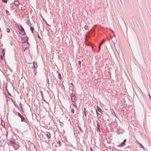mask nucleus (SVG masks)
Segmentation results:
<instances>
[{
    "label": "nucleus",
    "mask_w": 151,
    "mask_h": 151,
    "mask_svg": "<svg viewBox=\"0 0 151 151\" xmlns=\"http://www.w3.org/2000/svg\"><path fill=\"white\" fill-rule=\"evenodd\" d=\"M9 145L12 146L15 150H17L19 147V145L18 143H16L13 140H10L9 142Z\"/></svg>",
    "instance_id": "1"
},
{
    "label": "nucleus",
    "mask_w": 151,
    "mask_h": 151,
    "mask_svg": "<svg viewBox=\"0 0 151 151\" xmlns=\"http://www.w3.org/2000/svg\"><path fill=\"white\" fill-rule=\"evenodd\" d=\"M17 29L18 31L19 34L24 35L25 34V32L24 28L21 25L18 26Z\"/></svg>",
    "instance_id": "2"
},
{
    "label": "nucleus",
    "mask_w": 151,
    "mask_h": 151,
    "mask_svg": "<svg viewBox=\"0 0 151 151\" xmlns=\"http://www.w3.org/2000/svg\"><path fill=\"white\" fill-rule=\"evenodd\" d=\"M71 112L72 113H74L75 110H76L77 109V106L76 105L73 104L72 105L71 107Z\"/></svg>",
    "instance_id": "3"
},
{
    "label": "nucleus",
    "mask_w": 151,
    "mask_h": 151,
    "mask_svg": "<svg viewBox=\"0 0 151 151\" xmlns=\"http://www.w3.org/2000/svg\"><path fill=\"white\" fill-rule=\"evenodd\" d=\"M55 144L56 147H60L61 145V142L60 141H58L55 143Z\"/></svg>",
    "instance_id": "4"
},
{
    "label": "nucleus",
    "mask_w": 151,
    "mask_h": 151,
    "mask_svg": "<svg viewBox=\"0 0 151 151\" xmlns=\"http://www.w3.org/2000/svg\"><path fill=\"white\" fill-rule=\"evenodd\" d=\"M71 100L73 101L75 100V97L74 94H72L71 96Z\"/></svg>",
    "instance_id": "5"
},
{
    "label": "nucleus",
    "mask_w": 151,
    "mask_h": 151,
    "mask_svg": "<svg viewBox=\"0 0 151 151\" xmlns=\"http://www.w3.org/2000/svg\"><path fill=\"white\" fill-rule=\"evenodd\" d=\"M46 135L47 138L48 139H49L50 138V137H51V135H50V133L49 132H47L46 133Z\"/></svg>",
    "instance_id": "6"
},
{
    "label": "nucleus",
    "mask_w": 151,
    "mask_h": 151,
    "mask_svg": "<svg viewBox=\"0 0 151 151\" xmlns=\"http://www.w3.org/2000/svg\"><path fill=\"white\" fill-rule=\"evenodd\" d=\"M21 119V121L22 122H26L27 121L26 119H25V118L22 116L20 118Z\"/></svg>",
    "instance_id": "7"
},
{
    "label": "nucleus",
    "mask_w": 151,
    "mask_h": 151,
    "mask_svg": "<svg viewBox=\"0 0 151 151\" xmlns=\"http://www.w3.org/2000/svg\"><path fill=\"white\" fill-rule=\"evenodd\" d=\"M14 3L17 6L19 5V3L18 1H15Z\"/></svg>",
    "instance_id": "8"
},
{
    "label": "nucleus",
    "mask_w": 151,
    "mask_h": 151,
    "mask_svg": "<svg viewBox=\"0 0 151 151\" xmlns=\"http://www.w3.org/2000/svg\"><path fill=\"white\" fill-rule=\"evenodd\" d=\"M97 107L98 111L101 112L102 111V110L100 108H99L98 106H97Z\"/></svg>",
    "instance_id": "9"
},
{
    "label": "nucleus",
    "mask_w": 151,
    "mask_h": 151,
    "mask_svg": "<svg viewBox=\"0 0 151 151\" xmlns=\"http://www.w3.org/2000/svg\"><path fill=\"white\" fill-rule=\"evenodd\" d=\"M6 31L8 32H9L10 31V29L9 28H7Z\"/></svg>",
    "instance_id": "10"
},
{
    "label": "nucleus",
    "mask_w": 151,
    "mask_h": 151,
    "mask_svg": "<svg viewBox=\"0 0 151 151\" xmlns=\"http://www.w3.org/2000/svg\"><path fill=\"white\" fill-rule=\"evenodd\" d=\"M34 29V28L33 27H31L30 30H31V31H32V33L33 32V30Z\"/></svg>",
    "instance_id": "11"
},
{
    "label": "nucleus",
    "mask_w": 151,
    "mask_h": 151,
    "mask_svg": "<svg viewBox=\"0 0 151 151\" xmlns=\"http://www.w3.org/2000/svg\"><path fill=\"white\" fill-rule=\"evenodd\" d=\"M17 115L19 116L20 118L22 116L19 113H18Z\"/></svg>",
    "instance_id": "12"
},
{
    "label": "nucleus",
    "mask_w": 151,
    "mask_h": 151,
    "mask_svg": "<svg viewBox=\"0 0 151 151\" xmlns=\"http://www.w3.org/2000/svg\"><path fill=\"white\" fill-rule=\"evenodd\" d=\"M138 143L140 145L141 147L142 148H144V147L142 146V145H141L140 143H139V142H138Z\"/></svg>",
    "instance_id": "13"
},
{
    "label": "nucleus",
    "mask_w": 151,
    "mask_h": 151,
    "mask_svg": "<svg viewBox=\"0 0 151 151\" xmlns=\"http://www.w3.org/2000/svg\"><path fill=\"white\" fill-rule=\"evenodd\" d=\"M123 145H125V143L123 142L121 143V145H120V146H122Z\"/></svg>",
    "instance_id": "14"
},
{
    "label": "nucleus",
    "mask_w": 151,
    "mask_h": 151,
    "mask_svg": "<svg viewBox=\"0 0 151 151\" xmlns=\"http://www.w3.org/2000/svg\"><path fill=\"white\" fill-rule=\"evenodd\" d=\"M2 1L6 3L7 2V0H2Z\"/></svg>",
    "instance_id": "15"
},
{
    "label": "nucleus",
    "mask_w": 151,
    "mask_h": 151,
    "mask_svg": "<svg viewBox=\"0 0 151 151\" xmlns=\"http://www.w3.org/2000/svg\"><path fill=\"white\" fill-rule=\"evenodd\" d=\"M104 42V40H102L101 42V43L99 44V45H101Z\"/></svg>",
    "instance_id": "16"
},
{
    "label": "nucleus",
    "mask_w": 151,
    "mask_h": 151,
    "mask_svg": "<svg viewBox=\"0 0 151 151\" xmlns=\"http://www.w3.org/2000/svg\"><path fill=\"white\" fill-rule=\"evenodd\" d=\"M88 27L86 25H85L84 26V28L86 29H87L88 28Z\"/></svg>",
    "instance_id": "17"
},
{
    "label": "nucleus",
    "mask_w": 151,
    "mask_h": 151,
    "mask_svg": "<svg viewBox=\"0 0 151 151\" xmlns=\"http://www.w3.org/2000/svg\"><path fill=\"white\" fill-rule=\"evenodd\" d=\"M1 125L2 126H4V125H5V124L4 123H1Z\"/></svg>",
    "instance_id": "18"
},
{
    "label": "nucleus",
    "mask_w": 151,
    "mask_h": 151,
    "mask_svg": "<svg viewBox=\"0 0 151 151\" xmlns=\"http://www.w3.org/2000/svg\"><path fill=\"white\" fill-rule=\"evenodd\" d=\"M43 20L46 23V24H47V25L48 24H47V22H46V21L44 19H43Z\"/></svg>",
    "instance_id": "19"
},
{
    "label": "nucleus",
    "mask_w": 151,
    "mask_h": 151,
    "mask_svg": "<svg viewBox=\"0 0 151 151\" xmlns=\"http://www.w3.org/2000/svg\"><path fill=\"white\" fill-rule=\"evenodd\" d=\"M60 78V79L61 77V76L60 74H58Z\"/></svg>",
    "instance_id": "20"
},
{
    "label": "nucleus",
    "mask_w": 151,
    "mask_h": 151,
    "mask_svg": "<svg viewBox=\"0 0 151 151\" xmlns=\"http://www.w3.org/2000/svg\"><path fill=\"white\" fill-rule=\"evenodd\" d=\"M101 46V45H99V50L100 49V46Z\"/></svg>",
    "instance_id": "21"
},
{
    "label": "nucleus",
    "mask_w": 151,
    "mask_h": 151,
    "mask_svg": "<svg viewBox=\"0 0 151 151\" xmlns=\"http://www.w3.org/2000/svg\"><path fill=\"white\" fill-rule=\"evenodd\" d=\"M126 139H124V140L123 141V142L124 143H125V142H126Z\"/></svg>",
    "instance_id": "22"
},
{
    "label": "nucleus",
    "mask_w": 151,
    "mask_h": 151,
    "mask_svg": "<svg viewBox=\"0 0 151 151\" xmlns=\"http://www.w3.org/2000/svg\"><path fill=\"white\" fill-rule=\"evenodd\" d=\"M1 58L2 59H3V58H2V55H1Z\"/></svg>",
    "instance_id": "23"
},
{
    "label": "nucleus",
    "mask_w": 151,
    "mask_h": 151,
    "mask_svg": "<svg viewBox=\"0 0 151 151\" xmlns=\"http://www.w3.org/2000/svg\"><path fill=\"white\" fill-rule=\"evenodd\" d=\"M78 63H79V64H80V63H81V62H80V61H78Z\"/></svg>",
    "instance_id": "24"
},
{
    "label": "nucleus",
    "mask_w": 151,
    "mask_h": 151,
    "mask_svg": "<svg viewBox=\"0 0 151 151\" xmlns=\"http://www.w3.org/2000/svg\"><path fill=\"white\" fill-rule=\"evenodd\" d=\"M70 84H71L73 86V83H71Z\"/></svg>",
    "instance_id": "25"
},
{
    "label": "nucleus",
    "mask_w": 151,
    "mask_h": 151,
    "mask_svg": "<svg viewBox=\"0 0 151 151\" xmlns=\"http://www.w3.org/2000/svg\"><path fill=\"white\" fill-rule=\"evenodd\" d=\"M38 37L40 39V37L39 35H38Z\"/></svg>",
    "instance_id": "26"
},
{
    "label": "nucleus",
    "mask_w": 151,
    "mask_h": 151,
    "mask_svg": "<svg viewBox=\"0 0 151 151\" xmlns=\"http://www.w3.org/2000/svg\"><path fill=\"white\" fill-rule=\"evenodd\" d=\"M97 126H98V128H99V125H98V124H97Z\"/></svg>",
    "instance_id": "27"
},
{
    "label": "nucleus",
    "mask_w": 151,
    "mask_h": 151,
    "mask_svg": "<svg viewBox=\"0 0 151 151\" xmlns=\"http://www.w3.org/2000/svg\"><path fill=\"white\" fill-rule=\"evenodd\" d=\"M150 99H151V97H150Z\"/></svg>",
    "instance_id": "28"
}]
</instances>
